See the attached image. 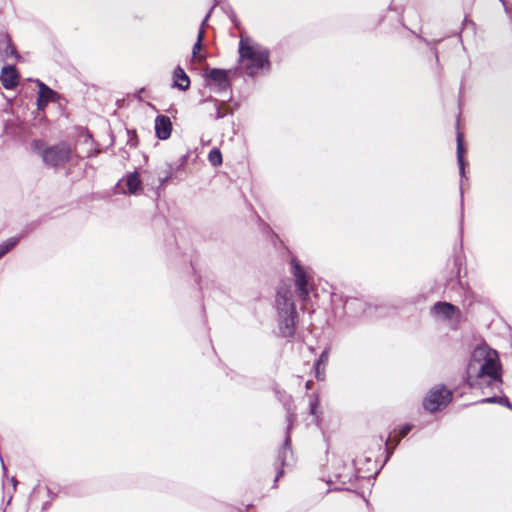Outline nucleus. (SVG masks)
<instances>
[{"instance_id": "obj_1", "label": "nucleus", "mask_w": 512, "mask_h": 512, "mask_svg": "<svg viewBox=\"0 0 512 512\" xmlns=\"http://www.w3.org/2000/svg\"><path fill=\"white\" fill-rule=\"evenodd\" d=\"M464 381L471 389L499 387L502 379L498 353L487 346L475 348L468 362Z\"/></svg>"}, {"instance_id": "obj_2", "label": "nucleus", "mask_w": 512, "mask_h": 512, "mask_svg": "<svg viewBox=\"0 0 512 512\" xmlns=\"http://www.w3.org/2000/svg\"><path fill=\"white\" fill-rule=\"evenodd\" d=\"M294 293L290 282L283 281L275 296V308L278 316V327L285 338L293 337L298 323V313L294 303Z\"/></svg>"}, {"instance_id": "obj_3", "label": "nucleus", "mask_w": 512, "mask_h": 512, "mask_svg": "<svg viewBox=\"0 0 512 512\" xmlns=\"http://www.w3.org/2000/svg\"><path fill=\"white\" fill-rule=\"evenodd\" d=\"M239 57L241 69L250 77L270 70L269 50L248 37H241L239 41Z\"/></svg>"}, {"instance_id": "obj_4", "label": "nucleus", "mask_w": 512, "mask_h": 512, "mask_svg": "<svg viewBox=\"0 0 512 512\" xmlns=\"http://www.w3.org/2000/svg\"><path fill=\"white\" fill-rule=\"evenodd\" d=\"M291 273L294 277L295 292L302 302H306L312 290V278L309 269L299 264L296 259L291 260Z\"/></svg>"}, {"instance_id": "obj_5", "label": "nucleus", "mask_w": 512, "mask_h": 512, "mask_svg": "<svg viewBox=\"0 0 512 512\" xmlns=\"http://www.w3.org/2000/svg\"><path fill=\"white\" fill-rule=\"evenodd\" d=\"M453 394L444 385L433 386L423 399L425 410L433 413L446 407L452 400Z\"/></svg>"}, {"instance_id": "obj_6", "label": "nucleus", "mask_w": 512, "mask_h": 512, "mask_svg": "<svg viewBox=\"0 0 512 512\" xmlns=\"http://www.w3.org/2000/svg\"><path fill=\"white\" fill-rule=\"evenodd\" d=\"M41 156L47 165L55 168L62 167L70 161L72 149L68 144L61 142L54 146L45 148L42 151Z\"/></svg>"}, {"instance_id": "obj_7", "label": "nucleus", "mask_w": 512, "mask_h": 512, "mask_svg": "<svg viewBox=\"0 0 512 512\" xmlns=\"http://www.w3.org/2000/svg\"><path fill=\"white\" fill-rule=\"evenodd\" d=\"M357 479L356 468L353 465H346L342 461H337L329 482L339 483L340 486L336 489L352 490L356 487Z\"/></svg>"}, {"instance_id": "obj_8", "label": "nucleus", "mask_w": 512, "mask_h": 512, "mask_svg": "<svg viewBox=\"0 0 512 512\" xmlns=\"http://www.w3.org/2000/svg\"><path fill=\"white\" fill-rule=\"evenodd\" d=\"M207 80V86L215 93L225 92L230 89L228 74L223 69H210L207 73Z\"/></svg>"}, {"instance_id": "obj_9", "label": "nucleus", "mask_w": 512, "mask_h": 512, "mask_svg": "<svg viewBox=\"0 0 512 512\" xmlns=\"http://www.w3.org/2000/svg\"><path fill=\"white\" fill-rule=\"evenodd\" d=\"M294 464L293 453L291 450V439L289 432L287 433L284 443L278 451L276 465L280 466V469L277 472L275 483L279 480V478L284 474L285 467H291Z\"/></svg>"}, {"instance_id": "obj_10", "label": "nucleus", "mask_w": 512, "mask_h": 512, "mask_svg": "<svg viewBox=\"0 0 512 512\" xmlns=\"http://www.w3.org/2000/svg\"><path fill=\"white\" fill-rule=\"evenodd\" d=\"M431 314L444 321L459 320L461 312L459 308L449 302H436L431 307Z\"/></svg>"}, {"instance_id": "obj_11", "label": "nucleus", "mask_w": 512, "mask_h": 512, "mask_svg": "<svg viewBox=\"0 0 512 512\" xmlns=\"http://www.w3.org/2000/svg\"><path fill=\"white\" fill-rule=\"evenodd\" d=\"M116 187L123 194L135 195L142 190L140 175L137 172L129 173L119 180Z\"/></svg>"}, {"instance_id": "obj_12", "label": "nucleus", "mask_w": 512, "mask_h": 512, "mask_svg": "<svg viewBox=\"0 0 512 512\" xmlns=\"http://www.w3.org/2000/svg\"><path fill=\"white\" fill-rule=\"evenodd\" d=\"M172 123L168 116L158 115L155 119V133L160 140H166L170 137Z\"/></svg>"}, {"instance_id": "obj_13", "label": "nucleus", "mask_w": 512, "mask_h": 512, "mask_svg": "<svg viewBox=\"0 0 512 512\" xmlns=\"http://www.w3.org/2000/svg\"><path fill=\"white\" fill-rule=\"evenodd\" d=\"M1 84L6 89H13L18 84V73L13 66H5L2 69Z\"/></svg>"}, {"instance_id": "obj_14", "label": "nucleus", "mask_w": 512, "mask_h": 512, "mask_svg": "<svg viewBox=\"0 0 512 512\" xmlns=\"http://www.w3.org/2000/svg\"><path fill=\"white\" fill-rule=\"evenodd\" d=\"M329 361V349H325L319 355V358L314 363L315 378L318 381H324L326 377V366Z\"/></svg>"}, {"instance_id": "obj_15", "label": "nucleus", "mask_w": 512, "mask_h": 512, "mask_svg": "<svg viewBox=\"0 0 512 512\" xmlns=\"http://www.w3.org/2000/svg\"><path fill=\"white\" fill-rule=\"evenodd\" d=\"M344 309L347 313L357 316L361 313H367V304L361 299L351 298L345 301Z\"/></svg>"}, {"instance_id": "obj_16", "label": "nucleus", "mask_w": 512, "mask_h": 512, "mask_svg": "<svg viewBox=\"0 0 512 512\" xmlns=\"http://www.w3.org/2000/svg\"><path fill=\"white\" fill-rule=\"evenodd\" d=\"M174 86L185 91L190 86V79L183 68L177 66L174 70Z\"/></svg>"}, {"instance_id": "obj_17", "label": "nucleus", "mask_w": 512, "mask_h": 512, "mask_svg": "<svg viewBox=\"0 0 512 512\" xmlns=\"http://www.w3.org/2000/svg\"><path fill=\"white\" fill-rule=\"evenodd\" d=\"M464 145H463V136L461 133L457 134V162L459 165V173L461 177V183L463 182V178L465 176V160H464Z\"/></svg>"}, {"instance_id": "obj_18", "label": "nucleus", "mask_w": 512, "mask_h": 512, "mask_svg": "<svg viewBox=\"0 0 512 512\" xmlns=\"http://www.w3.org/2000/svg\"><path fill=\"white\" fill-rule=\"evenodd\" d=\"M16 49L11 43V39L7 34L0 35V55L4 58L14 56Z\"/></svg>"}, {"instance_id": "obj_19", "label": "nucleus", "mask_w": 512, "mask_h": 512, "mask_svg": "<svg viewBox=\"0 0 512 512\" xmlns=\"http://www.w3.org/2000/svg\"><path fill=\"white\" fill-rule=\"evenodd\" d=\"M35 82H36V84H37V86L39 88L38 96L40 98H42L46 102H51V101L55 100V97H56L57 93L54 90H52L45 83H43L42 81H40L38 79L35 80Z\"/></svg>"}, {"instance_id": "obj_20", "label": "nucleus", "mask_w": 512, "mask_h": 512, "mask_svg": "<svg viewBox=\"0 0 512 512\" xmlns=\"http://www.w3.org/2000/svg\"><path fill=\"white\" fill-rule=\"evenodd\" d=\"M208 101H211V102L214 103V109H215V116H214V118L215 119L219 120V119L224 118L228 114H232V110L230 108H228V107L224 111L222 110L221 105H225L224 102H222L220 104L217 99H215V98H213L211 96L206 98V99L201 100L200 103L203 104V103L208 102Z\"/></svg>"}, {"instance_id": "obj_21", "label": "nucleus", "mask_w": 512, "mask_h": 512, "mask_svg": "<svg viewBox=\"0 0 512 512\" xmlns=\"http://www.w3.org/2000/svg\"><path fill=\"white\" fill-rule=\"evenodd\" d=\"M412 428H413L412 424H405L398 431V434L394 438V445H393V447L391 449H389L388 447L386 448V450H387L386 460H388L390 458V456L393 454V450L395 449V447L400 443L401 439H403L404 437L407 436V434L412 430Z\"/></svg>"}, {"instance_id": "obj_22", "label": "nucleus", "mask_w": 512, "mask_h": 512, "mask_svg": "<svg viewBox=\"0 0 512 512\" xmlns=\"http://www.w3.org/2000/svg\"><path fill=\"white\" fill-rule=\"evenodd\" d=\"M18 237H11L0 244V258L12 250L18 243Z\"/></svg>"}, {"instance_id": "obj_23", "label": "nucleus", "mask_w": 512, "mask_h": 512, "mask_svg": "<svg viewBox=\"0 0 512 512\" xmlns=\"http://www.w3.org/2000/svg\"><path fill=\"white\" fill-rule=\"evenodd\" d=\"M208 160L212 166H219L222 163V154L219 149H212L208 154Z\"/></svg>"}, {"instance_id": "obj_24", "label": "nucleus", "mask_w": 512, "mask_h": 512, "mask_svg": "<svg viewBox=\"0 0 512 512\" xmlns=\"http://www.w3.org/2000/svg\"><path fill=\"white\" fill-rule=\"evenodd\" d=\"M203 38H204V31L202 28H200L198 31V35H197V41L194 44L193 49H192L193 56H196L198 51L202 48Z\"/></svg>"}, {"instance_id": "obj_25", "label": "nucleus", "mask_w": 512, "mask_h": 512, "mask_svg": "<svg viewBox=\"0 0 512 512\" xmlns=\"http://www.w3.org/2000/svg\"><path fill=\"white\" fill-rule=\"evenodd\" d=\"M499 401H500V397L492 396V397H487V398L480 400L479 403H489V404L497 403V404H499Z\"/></svg>"}, {"instance_id": "obj_26", "label": "nucleus", "mask_w": 512, "mask_h": 512, "mask_svg": "<svg viewBox=\"0 0 512 512\" xmlns=\"http://www.w3.org/2000/svg\"><path fill=\"white\" fill-rule=\"evenodd\" d=\"M499 405L505 406L508 409L512 410V403L509 401V399L506 396H501Z\"/></svg>"}, {"instance_id": "obj_27", "label": "nucleus", "mask_w": 512, "mask_h": 512, "mask_svg": "<svg viewBox=\"0 0 512 512\" xmlns=\"http://www.w3.org/2000/svg\"><path fill=\"white\" fill-rule=\"evenodd\" d=\"M48 103L49 102H46L45 100H43L39 96L37 97V108H38V110H44Z\"/></svg>"}, {"instance_id": "obj_28", "label": "nucleus", "mask_w": 512, "mask_h": 512, "mask_svg": "<svg viewBox=\"0 0 512 512\" xmlns=\"http://www.w3.org/2000/svg\"><path fill=\"white\" fill-rule=\"evenodd\" d=\"M317 405H318V399L315 398L313 401H311L310 403V413L312 415H315L316 414V409H317Z\"/></svg>"}, {"instance_id": "obj_29", "label": "nucleus", "mask_w": 512, "mask_h": 512, "mask_svg": "<svg viewBox=\"0 0 512 512\" xmlns=\"http://www.w3.org/2000/svg\"><path fill=\"white\" fill-rule=\"evenodd\" d=\"M214 7H215L214 5L211 7V9L209 10V12L207 13V15L205 16V18L203 19V21H202V23H201V27H200V28H202L203 30H204V26L206 25V23H207V21H208V19H209L210 15H211V13H212V11H213Z\"/></svg>"}, {"instance_id": "obj_30", "label": "nucleus", "mask_w": 512, "mask_h": 512, "mask_svg": "<svg viewBox=\"0 0 512 512\" xmlns=\"http://www.w3.org/2000/svg\"><path fill=\"white\" fill-rule=\"evenodd\" d=\"M171 168L169 167V171L167 172L166 176L163 178H160V184L164 185L170 178H171Z\"/></svg>"}, {"instance_id": "obj_31", "label": "nucleus", "mask_w": 512, "mask_h": 512, "mask_svg": "<svg viewBox=\"0 0 512 512\" xmlns=\"http://www.w3.org/2000/svg\"><path fill=\"white\" fill-rule=\"evenodd\" d=\"M312 384H313V382H312V381H310V380H309V381H307V382H306V384H305L306 389H311Z\"/></svg>"}, {"instance_id": "obj_32", "label": "nucleus", "mask_w": 512, "mask_h": 512, "mask_svg": "<svg viewBox=\"0 0 512 512\" xmlns=\"http://www.w3.org/2000/svg\"><path fill=\"white\" fill-rule=\"evenodd\" d=\"M287 419H288V422H289V424H288V430H289V429H290V426H291V422H292V415H291V414H289V415H288V417H287Z\"/></svg>"}, {"instance_id": "obj_33", "label": "nucleus", "mask_w": 512, "mask_h": 512, "mask_svg": "<svg viewBox=\"0 0 512 512\" xmlns=\"http://www.w3.org/2000/svg\"><path fill=\"white\" fill-rule=\"evenodd\" d=\"M221 0H214V6L218 5Z\"/></svg>"}, {"instance_id": "obj_34", "label": "nucleus", "mask_w": 512, "mask_h": 512, "mask_svg": "<svg viewBox=\"0 0 512 512\" xmlns=\"http://www.w3.org/2000/svg\"><path fill=\"white\" fill-rule=\"evenodd\" d=\"M499 1L503 4V6H504V7H505V6H508V5L505 3V0H499Z\"/></svg>"}, {"instance_id": "obj_35", "label": "nucleus", "mask_w": 512, "mask_h": 512, "mask_svg": "<svg viewBox=\"0 0 512 512\" xmlns=\"http://www.w3.org/2000/svg\"><path fill=\"white\" fill-rule=\"evenodd\" d=\"M39 144H40L39 142H34V143H33V146H34L35 148H37Z\"/></svg>"}, {"instance_id": "obj_36", "label": "nucleus", "mask_w": 512, "mask_h": 512, "mask_svg": "<svg viewBox=\"0 0 512 512\" xmlns=\"http://www.w3.org/2000/svg\"><path fill=\"white\" fill-rule=\"evenodd\" d=\"M12 482H13V485H14V487H15V486H16V483H17L16 479H15V478H12Z\"/></svg>"}, {"instance_id": "obj_37", "label": "nucleus", "mask_w": 512, "mask_h": 512, "mask_svg": "<svg viewBox=\"0 0 512 512\" xmlns=\"http://www.w3.org/2000/svg\"><path fill=\"white\" fill-rule=\"evenodd\" d=\"M38 487H39V484H38L35 488H33V493H35V491H36V489H37Z\"/></svg>"}, {"instance_id": "obj_38", "label": "nucleus", "mask_w": 512, "mask_h": 512, "mask_svg": "<svg viewBox=\"0 0 512 512\" xmlns=\"http://www.w3.org/2000/svg\"><path fill=\"white\" fill-rule=\"evenodd\" d=\"M388 442H389V438H388V439H386V441H385V445H386V446H388Z\"/></svg>"}]
</instances>
